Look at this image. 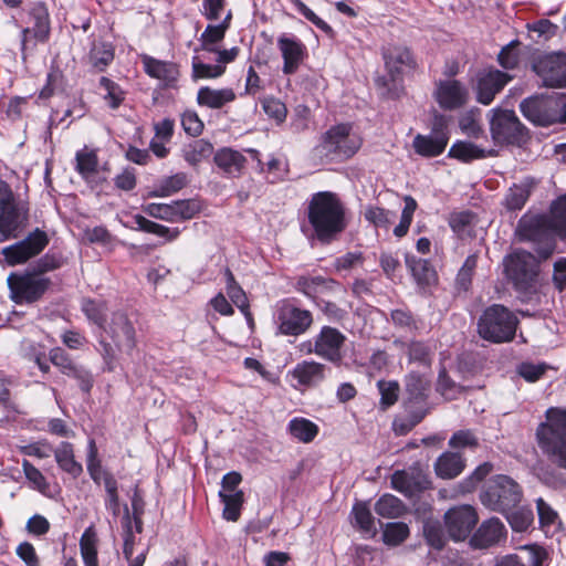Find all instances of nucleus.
<instances>
[{
  "label": "nucleus",
  "mask_w": 566,
  "mask_h": 566,
  "mask_svg": "<svg viewBox=\"0 0 566 566\" xmlns=\"http://www.w3.org/2000/svg\"><path fill=\"white\" fill-rule=\"evenodd\" d=\"M312 322L310 311L298 308L290 303H283L277 307L276 324L279 332L283 335L298 336L310 328Z\"/></svg>",
  "instance_id": "14"
},
{
  "label": "nucleus",
  "mask_w": 566,
  "mask_h": 566,
  "mask_svg": "<svg viewBox=\"0 0 566 566\" xmlns=\"http://www.w3.org/2000/svg\"><path fill=\"white\" fill-rule=\"evenodd\" d=\"M377 387L381 396L380 405L384 408H388L397 401L399 395V385L397 381L379 380Z\"/></svg>",
  "instance_id": "52"
},
{
  "label": "nucleus",
  "mask_w": 566,
  "mask_h": 566,
  "mask_svg": "<svg viewBox=\"0 0 566 566\" xmlns=\"http://www.w3.org/2000/svg\"><path fill=\"white\" fill-rule=\"evenodd\" d=\"M181 125L185 132L191 136H199L203 130V123L193 111H187L182 114Z\"/></svg>",
  "instance_id": "63"
},
{
  "label": "nucleus",
  "mask_w": 566,
  "mask_h": 566,
  "mask_svg": "<svg viewBox=\"0 0 566 566\" xmlns=\"http://www.w3.org/2000/svg\"><path fill=\"white\" fill-rule=\"evenodd\" d=\"M216 165L230 177H239L245 166V157L238 150L221 148L214 155Z\"/></svg>",
  "instance_id": "24"
},
{
  "label": "nucleus",
  "mask_w": 566,
  "mask_h": 566,
  "mask_svg": "<svg viewBox=\"0 0 566 566\" xmlns=\"http://www.w3.org/2000/svg\"><path fill=\"white\" fill-rule=\"evenodd\" d=\"M531 193V186L526 182L513 185L504 199V206L509 210H520L526 203Z\"/></svg>",
  "instance_id": "43"
},
{
  "label": "nucleus",
  "mask_w": 566,
  "mask_h": 566,
  "mask_svg": "<svg viewBox=\"0 0 566 566\" xmlns=\"http://www.w3.org/2000/svg\"><path fill=\"white\" fill-rule=\"evenodd\" d=\"M28 219V209L17 202L8 184L0 180V234L4 238L17 237Z\"/></svg>",
  "instance_id": "7"
},
{
  "label": "nucleus",
  "mask_w": 566,
  "mask_h": 566,
  "mask_svg": "<svg viewBox=\"0 0 566 566\" xmlns=\"http://www.w3.org/2000/svg\"><path fill=\"white\" fill-rule=\"evenodd\" d=\"M545 552L535 545L520 547L516 553L497 560L495 566H542Z\"/></svg>",
  "instance_id": "23"
},
{
  "label": "nucleus",
  "mask_w": 566,
  "mask_h": 566,
  "mask_svg": "<svg viewBox=\"0 0 566 566\" xmlns=\"http://www.w3.org/2000/svg\"><path fill=\"white\" fill-rule=\"evenodd\" d=\"M55 460L59 467L73 475L78 476L83 472L82 464L78 463L74 458V451L71 443L62 442L55 450Z\"/></svg>",
  "instance_id": "35"
},
{
  "label": "nucleus",
  "mask_w": 566,
  "mask_h": 566,
  "mask_svg": "<svg viewBox=\"0 0 566 566\" xmlns=\"http://www.w3.org/2000/svg\"><path fill=\"white\" fill-rule=\"evenodd\" d=\"M226 4V0H202V15L210 21H217L228 11Z\"/></svg>",
  "instance_id": "59"
},
{
  "label": "nucleus",
  "mask_w": 566,
  "mask_h": 566,
  "mask_svg": "<svg viewBox=\"0 0 566 566\" xmlns=\"http://www.w3.org/2000/svg\"><path fill=\"white\" fill-rule=\"evenodd\" d=\"M386 67L390 75V81L395 83L405 67L413 65L412 56L409 50L405 48H395L385 54Z\"/></svg>",
  "instance_id": "30"
},
{
  "label": "nucleus",
  "mask_w": 566,
  "mask_h": 566,
  "mask_svg": "<svg viewBox=\"0 0 566 566\" xmlns=\"http://www.w3.org/2000/svg\"><path fill=\"white\" fill-rule=\"evenodd\" d=\"M10 297L17 304H30L35 300V271L12 273L8 276Z\"/></svg>",
  "instance_id": "20"
},
{
  "label": "nucleus",
  "mask_w": 566,
  "mask_h": 566,
  "mask_svg": "<svg viewBox=\"0 0 566 566\" xmlns=\"http://www.w3.org/2000/svg\"><path fill=\"white\" fill-rule=\"evenodd\" d=\"M494 150H486L470 142H457L449 150V156L457 158L463 163H469L474 159H482L489 156H494Z\"/></svg>",
  "instance_id": "34"
},
{
  "label": "nucleus",
  "mask_w": 566,
  "mask_h": 566,
  "mask_svg": "<svg viewBox=\"0 0 566 566\" xmlns=\"http://www.w3.org/2000/svg\"><path fill=\"white\" fill-rule=\"evenodd\" d=\"M563 107L565 104L553 96H532L525 98L520 105L522 114L530 122L539 126L566 122V115L560 114Z\"/></svg>",
  "instance_id": "9"
},
{
  "label": "nucleus",
  "mask_w": 566,
  "mask_h": 566,
  "mask_svg": "<svg viewBox=\"0 0 566 566\" xmlns=\"http://www.w3.org/2000/svg\"><path fill=\"white\" fill-rule=\"evenodd\" d=\"M123 555L128 566H143L146 560L147 547H142L140 538L135 524L130 517L128 507L125 505V514L122 520Z\"/></svg>",
  "instance_id": "15"
},
{
  "label": "nucleus",
  "mask_w": 566,
  "mask_h": 566,
  "mask_svg": "<svg viewBox=\"0 0 566 566\" xmlns=\"http://www.w3.org/2000/svg\"><path fill=\"white\" fill-rule=\"evenodd\" d=\"M289 431L293 438L303 443H308L317 436L318 427L308 419L294 418L289 423Z\"/></svg>",
  "instance_id": "36"
},
{
  "label": "nucleus",
  "mask_w": 566,
  "mask_h": 566,
  "mask_svg": "<svg viewBox=\"0 0 566 566\" xmlns=\"http://www.w3.org/2000/svg\"><path fill=\"white\" fill-rule=\"evenodd\" d=\"M480 497L483 505L490 510L507 513L520 503L522 492L514 480L506 475H497Z\"/></svg>",
  "instance_id": "6"
},
{
  "label": "nucleus",
  "mask_w": 566,
  "mask_h": 566,
  "mask_svg": "<svg viewBox=\"0 0 566 566\" xmlns=\"http://www.w3.org/2000/svg\"><path fill=\"white\" fill-rule=\"evenodd\" d=\"M226 67L220 64L211 65L202 63L198 60L192 62V72L195 78H217L221 76Z\"/></svg>",
  "instance_id": "53"
},
{
  "label": "nucleus",
  "mask_w": 566,
  "mask_h": 566,
  "mask_svg": "<svg viewBox=\"0 0 566 566\" xmlns=\"http://www.w3.org/2000/svg\"><path fill=\"white\" fill-rule=\"evenodd\" d=\"M507 277L520 291H526L532 286L538 273L536 258L525 251H516L504 260Z\"/></svg>",
  "instance_id": "10"
},
{
  "label": "nucleus",
  "mask_w": 566,
  "mask_h": 566,
  "mask_svg": "<svg viewBox=\"0 0 566 566\" xmlns=\"http://www.w3.org/2000/svg\"><path fill=\"white\" fill-rule=\"evenodd\" d=\"M235 99L232 88L214 90L208 86L201 87L197 94V102L201 106L209 108H221L223 105Z\"/></svg>",
  "instance_id": "31"
},
{
  "label": "nucleus",
  "mask_w": 566,
  "mask_h": 566,
  "mask_svg": "<svg viewBox=\"0 0 566 566\" xmlns=\"http://www.w3.org/2000/svg\"><path fill=\"white\" fill-rule=\"evenodd\" d=\"M344 342L345 336L338 329L325 326L315 338L314 353L326 360L339 361Z\"/></svg>",
  "instance_id": "18"
},
{
  "label": "nucleus",
  "mask_w": 566,
  "mask_h": 566,
  "mask_svg": "<svg viewBox=\"0 0 566 566\" xmlns=\"http://www.w3.org/2000/svg\"><path fill=\"white\" fill-rule=\"evenodd\" d=\"M375 511L382 517L397 518L405 513L406 507L398 497L385 494L376 502Z\"/></svg>",
  "instance_id": "40"
},
{
  "label": "nucleus",
  "mask_w": 566,
  "mask_h": 566,
  "mask_svg": "<svg viewBox=\"0 0 566 566\" xmlns=\"http://www.w3.org/2000/svg\"><path fill=\"white\" fill-rule=\"evenodd\" d=\"M213 153V146L206 139H197L189 144L184 150V158L191 166H196L209 158Z\"/></svg>",
  "instance_id": "39"
},
{
  "label": "nucleus",
  "mask_w": 566,
  "mask_h": 566,
  "mask_svg": "<svg viewBox=\"0 0 566 566\" xmlns=\"http://www.w3.org/2000/svg\"><path fill=\"white\" fill-rule=\"evenodd\" d=\"M90 59L94 67L102 71L113 61V49L106 43H95L91 50Z\"/></svg>",
  "instance_id": "47"
},
{
  "label": "nucleus",
  "mask_w": 566,
  "mask_h": 566,
  "mask_svg": "<svg viewBox=\"0 0 566 566\" xmlns=\"http://www.w3.org/2000/svg\"><path fill=\"white\" fill-rule=\"evenodd\" d=\"M187 176L178 172L174 176L163 179L156 188L150 192L151 197H169L187 185Z\"/></svg>",
  "instance_id": "42"
},
{
  "label": "nucleus",
  "mask_w": 566,
  "mask_h": 566,
  "mask_svg": "<svg viewBox=\"0 0 566 566\" xmlns=\"http://www.w3.org/2000/svg\"><path fill=\"white\" fill-rule=\"evenodd\" d=\"M143 64L149 76L161 81L166 85H171L178 78L179 71L174 63L159 61L150 56H144Z\"/></svg>",
  "instance_id": "28"
},
{
  "label": "nucleus",
  "mask_w": 566,
  "mask_h": 566,
  "mask_svg": "<svg viewBox=\"0 0 566 566\" xmlns=\"http://www.w3.org/2000/svg\"><path fill=\"white\" fill-rule=\"evenodd\" d=\"M75 160L76 170L83 178L90 179L97 171L98 159L94 149L85 146L76 153Z\"/></svg>",
  "instance_id": "38"
},
{
  "label": "nucleus",
  "mask_w": 566,
  "mask_h": 566,
  "mask_svg": "<svg viewBox=\"0 0 566 566\" xmlns=\"http://www.w3.org/2000/svg\"><path fill=\"white\" fill-rule=\"evenodd\" d=\"M262 107L266 115L275 119L277 123H282L286 117V107L285 105L274 98V97H266L262 101Z\"/></svg>",
  "instance_id": "58"
},
{
  "label": "nucleus",
  "mask_w": 566,
  "mask_h": 566,
  "mask_svg": "<svg viewBox=\"0 0 566 566\" xmlns=\"http://www.w3.org/2000/svg\"><path fill=\"white\" fill-rule=\"evenodd\" d=\"M290 374L300 385L311 387L325 378V365L313 360H304L298 363Z\"/></svg>",
  "instance_id": "25"
},
{
  "label": "nucleus",
  "mask_w": 566,
  "mask_h": 566,
  "mask_svg": "<svg viewBox=\"0 0 566 566\" xmlns=\"http://www.w3.org/2000/svg\"><path fill=\"white\" fill-rule=\"evenodd\" d=\"M547 365L545 364H532V363H522L517 367V373L525 380L533 382L538 380L546 371Z\"/></svg>",
  "instance_id": "62"
},
{
  "label": "nucleus",
  "mask_w": 566,
  "mask_h": 566,
  "mask_svg": "<svg viewBox=\"0 0 566 566\" xmlns=\"http://www.w3.org/2000/svg\"><path fill=\"white\" fill-rule=\"evenodd\" d=\"M87 471L95 482H98L102 478L104 479L105 474H108L102 471L101 462L97 459V447L94 440L88 441Z\"/></svg>",
  "instance_id": "56"
},
{
  "label": "nucleus",
  "mask_w": 566,
  "mask_h": 566,
  "mask_svg": "<svg viewBox=\"0 0 566 566\" xmlns=\"http://www.w3.org/2000/svg\"><path fill=\"white\" fill-rule=\"evenodd\" d=\"M361 146L360 137L350 124H337L328 128L313 149V156L321 164L344 161L353 157Z\"/></svg>",
  "instance_id": "3"
},
{
  "label": "nucleus",
  "mask_w": 566,
  "mask_h": 566,
  "mask_svg": "<svg viewBox=\"0 0 566 566\" xmlns=\"http://www.w3.org/2000/svg\"><path fill=\"white\" fill-rule=\"evenodd\" d=\"M512 80V77L500 70H483L476 75L474 86L476 101L483 105H490L495 95Z\"/></svg>",
  "instance_id": "16"
},
{
  "label": "nucleus",
  "mask_w": 566,
  "mask_h": 566,
  "mask_svg": "<svg viewBox=\"0 0 566 566\" xmlns=\"http://www.w3.org/2000/svg\"><path fill=\"white\" fill-rule=\"evenodd\" d=\"M106 310V304L102 301L86 298L82 302V311L86 317L98 326H103Z\"/></svg>",
  "instance_id": "48"
},
{
  "label": "nucleus",
  "mask_w": 566,
  "mask_h": 566,
  "mask_svg": "<svg viewBox=\"0 0 566 566\" xmlns=\"http://www.w3.org/2000/svg\"><path fill=\"white\" fill-rule=\"evenodd\" d=\"M479 516L471 505L451 507L444 513V527L453 541H464L476 525Z\"/></svg>",
  "instance_id": "13"
},
{
  "label": "nucleus",
  "mask_w": 566,
  "mask_h": 566,
  "mask_svg": "<svg viewBox=\"0 0 566 566\" xmlns=\"http://www.w3.org/2000/svg\"><path fill=\"white\" fill-rule=\"evenodd\" d=\"M220 497L224 504L223 517L228 521H237L240 516V509L243 503L242 492H220Z\"/></svg>",
  "instance_id": "44"
},
{
  "label": "nucleus",
  "mask_w": 566,
  "mask_h": 566,
  "mask_svg": "<svg viewBox=\"0 0 566 566\" xmlns=\"http://www.w3.org/2000/svg\"><path fill=\"white\" fill-rule=\"evenodd\" d=\"M277 46L284 61L283 73H295L305 57V45L295 38L282 35L277 39Z\"/></svg>",
  "instance_id": "21"
},
{
  "label": "nucleus",
  "mask_w": 566,
  "mask_h": 566,
  "mask_svg": "<svg viewBox=\"0 0 566 566\" xmlns=\"http://www.w3.org/2000/svg\"><path fill=\"white\" fill-rule=\"evenodd\" d=\"M104 488L106 491V509L109 510L114 516H117L120 512V504L117 493V482L112 474L104 475Z\"/></svg>",
  "instance_id": "50"
},
{
  "label": "nucleus",
  "mask_w": 566,
  "mask_h": 566,
  "mask_svg": "<svg viewBox=\"0 0 566 566\" xmlns=\"http://www.w3.org/2000/svg\"><path fill=\"white\" fill-rule=\"evenodd\" d=\"M134 219H135V223L139 230H143V231H146L149 233H155L159 237H166L169 234V240L176 239L179 233L177 230H175L172 233H170L169 228H167L163 224L153 222L139 214L135 216Z\"/></svg>",
  "instance_id": "51"
},
{
  "label": "nucleus",
  "mask_w": 566,
  "mask_h": 566,
  "mask_svg": "<svg viewBox=\"0 0 566 566\" xmlns=\"http://www.w3.org/2000/svg\"><path fill=\"white\" fill-rule=\"evenodd\" d=\"M80 547L85 566H97V535L93 526L83 533Z\"/></svg>",
  "instance_id": "37"
},
{
  "label": "nucleus",
  "mask_w": 566,
  "mask_h": 566,
  "mask_svg": "<svg viewBox=\"0 0 566 566\" xmlns=\"http://www.w3.org/2000/svg\"><path fill=\"white\" fill-rule=\"evenodd\" d=\"M35 254V233L21 242L3 249V255L11 265L23 263Z\"/></svg>",
  "instance_id": "33"
},
{
  "label": "nucleus",
  "mask_w": 566,
  "mask_h": 566,
  "mask_svg": "<svg viewBox=\"0 0 566 566\" xmlns=\"http://www.w3.org/2000/svg\"><path fill=\"white\" fill-rule=\"evenodd\" d=\"M521 240L539 243L537 253L547 259L554 251L553 235L566 241V195L552 203L551 214L523 217L516 230Z\"/></svg>",
  "instance_id": "1"
},
{
  "label": "nucleus",
  "mask_w": 566,
  "mask_h": 566,
  "mask_svg": "<svg viewBox=\"0 0 566 566\" xmlns=\"http://www.w3.org/2000/svg\"><path fill=\"white\" fill-rule=\"evenodd\" d=\"M505 536V527L499 518L484 521L471 537V545L475 548H488L497 544Z\"/></svg>",
  "instance_id": "22"
},
{
  "label": "nucleus",
  "mask_w": 566,
  "mask_h": 566,
  "mask_svg": "<svg viewBox=\"0 0 566 566\" xmlns=\"http://www.w3.org/2000/svg\"><path fill=\"white\" fill-rule=\"evenodd\" d=\"M392 488L400 493L412 496L430 488V480L419 464L407 470L397 471L391 476Z\"/></svg>",
  "instance_id": "17"
},
{
  "label": "nucleus",
  "mask_w": 566,
  "mask_h": 566,
  "mask_svg": "<svg viewBox=\"0 0 566 566\" xmlns=\"http://www.w3.org/2000/svg\"><path fill=\"white\" fill-rule=\"evenodd\" d=\"M432 96L443 111H454L467 105L470 93L462 82L454 78H446L434 83Z\"/></svg>",
  "instance_id": "12"
},
{
  "label": "nucleus",
  "mask_w": 566,
  "mask_h": 566,
  "mask_svg": "<svg viewBox=\"0 0 566 566\" xmlns=\"http://www.w3.org/2000/svg\"><path fill=\"white\" fill-rule=\"evenodd\" d=\"M464 469V461L458 453L444 452L434 463V472L441 479H454Z\"/></svg>",
  "instance_id": "32"
},
{
  "label": "nucleus",
  "mask_w": 566,
  "mask_h": 566,
  "mask_svg": "<svg viewBox=\"0 0 566 566\" xmlns=\"http://www.w3.org/2000/svg\"><path fill=\"white\" fill-rule=\"evenodd\" d=\"M490 132L495 144H522L526 140L527 134L523 124L513 111L492 109L490 111Z\"/></svg>",
  "instance_id": "8"
},
{
  "label": "nucleus",
  "mask_w": 566,
  "mask_h": 566,
  "mask_svg": "<svg viewBox=\"0 0 566 566\" xmlns=\"http://www.w3.org/2000/svg\"><path fill=\"white\" fill-rule=\"evenodd\" d=\"M354 524L367 535H375V522L371 512L366 503L357 502L352 511Z\"/></svg>",
  "instance_id": "41"
},
{
  "label": "nucleus",
  "mask_w": 566,
  "mask_h": 566,
  "mask_svg": "<svg viewBox=\"0 0 566 566\" xmlns=\"http://www.w3.org/2000/svg\"><path fill=\"white\" fill-rule=\"evenodd\" d=\"M308 221L321 241H329L345 227V208L336 193H315L308 205Z\"/></svg>",
  "instance_id": "2"
},
{
  "label": "nucleus",
  "mask_w": 566,
  "mask_h": 566,
  "mask_svg": "<svg viewBox=\"0 0 566 566\" xmlns=\"http://www.w3.org/2000/svg\"><path fill=\"white\" fill-rule=\"evenodd\" d=\"M538 447L557 468L566 470V408H549L536 431Z\"/></svg>",
  "instance_id": "4"
},
{
  "label": "nucleus",
  "mask_w": 566,
  "mask_h": 566,
  "mask_svg": "<svg viewBox=\"0 0 566 566\" xmlns=\"http://www.w3.org/2000/svg\"><path fill=\"white\" fill-rule=\"evenodd\" d=\"M428 387V380L418 374L411 373L406 378L407 391L415 398L424 396Z\"/></svg>",
  "instance_id": "61"
},
{
  "label": "nucleus",
  "mask_w": 566,
  "mask_h": 566,
  "mask_svg": "<svg viewBox=\"0 0 566 566\" xmlns=\"http://www.w3.org/2000/svg\"><path fill=\"white\" fill-rule=\"evenodd\" d=\"M533 512L528 509H520L507 514V521L517 532L525 531L533 522Z\"/></svg>",
  "instance_id": "54"
},
{
  "label": "nucleus",
  "mask_w": 566,
  "mask_h": 566,
  "mask_svg": "<svg viewBox=\"0 0 566 566\" xmlns=\"http://www.w3.org/2000/svg\"><path fill=\"white\" fill-rule=\"evenodd\" d=\"M226 280H227V294L232 301V303L242 312L244 315L248 324L252 328L254 325V321L252 317V314L250 312V304L249 300L247 297L245 292L242 290V287L237 283L232 272L227 269L226 270Z\"/></svg>",
  "instance_id": "29"
},
{
  "label": "nucleus",
  "mask_w": 566,
  "mask_h": 566,
  "mask_svg": "<svg viewBox=\"0 0 566 566\" xmlns=\"http://www.w3.org/2000/svg\"><path fill=\"white\" fill-rule=\"evenodd\" d=\"M365 219L376 228L388 229L396 217L394 211L377 206H369L364 211Z\"/></svg>",
  "instance_id": "45"
},
{
  "label": "nucleus",
  "mask_w": 566,
  "mask_h": 566,
  "mask_svg": "<svg viewBox=\"0 0 566 566\" xmlns=\"http://www.w3.org/2000/svg\"><path fill=\"white\" fill-rule=\"evenodd\" d=\"M104 329L119 350L129 354L135 348V329L125 314L115 313L111 323Z\"/></svg>",
  "instance_id": "19"
},
{
  "label": "nucleus",
  "mask_w": 566,
  "mask_h": 566,
  "mask_svg": "<svg viewBox=\"0 0 566 566\" xmlns=\"http://www.w3.org/2000/svg\"><path fill=\"white\" fill-rule=\"evenodd\" d=\"M231 21L232 11L228 10L219 24H208L199 39L202 50L217 52V45L224 39L226 32L231 25Z\"/></svg>",
  "instance_id": "26"
},
{
  "label": "nucleus",
  "mask_w": 566,
  "mask_h": 566,
  "mask_svg": "<svg viewBox=\"0 0 566 566\" xmlns=\"http://www.w3.org/2000/svg\"><path fill=\"white\" fill-rule=\"evenodd\" d=\"M448 144V137L439 132L432 135H417L413 138V148L417 154L423 157H436L443 153Z\"/></svg>",
  "instance_id": "27"
},
{
  "label": "nucleus",
  "mask_w": 566,
  "mask_h": 566,
  "mask_svg": "<svg viewBox=\"0 0 566 566\" xmlns=\"http://www.w3.org/2000/svg\"><path fill=\"white\" fill-rule=\"evenodd\" d=\"M423 535L428 544L437 549H440L444 545V537L438 522L427 521L423 524Z\"/></svg>",
  "instance_id": "57"
},
{
  "label": "nucleus",
  "mask_w": 566,
  "mask_h": 566,
  "mask_svg": "<svg viewBox=\"0 0 566 566\" xmlns=\"http://www.w3.org/2000/svg\"><path fill=\"white\" fill-rule=\"evenodd\" d=\"M174 221L191 219L199 211V206L192 200H180L171 203Z\"/></svg>",
  "instance_id": "55"
},
{
  "label": "nucleus",
  "mask_w": 566,
  "mask_h": 566,
  "mask_svg": "<svg viewBox=\"0 0 566 566\" xmlns=\"http://www.w3.org/2000/svg\"><path fill=\"white\" fill-rule=\"evenodd\" d=\"M479 444L476 437L469 430L455 432L449 440V446L453 449H474Z\"/></svg>",
  "instance_id": "60"
},
{
  "label": "nucleus",
  "mask_w": 566,
  "mask_h": 566,
  "mask_svg": "<svg viewBox=\"0 0 566 566\" xmlns=\"http://www.w3.org/2000/svg\"><path fill=\"white\" fill-rule=\"evenodd\" d=\"M533 70L549 87L566 86V53L552 52L541 55L533 64Z\"/></svg>",
  "instance_id": "11"
},
{
  "label": "nucleus",
  "mask_w": 566,
  "mask_h": 566,
  "mask_svg": "<svg viewBox=\"0 0 566 566\" xmlns=\"http://www.w3.org/2000/svg\"><path fill=\"white\" fill-rule=\"evenodd\" d=\"M391 321L396 327L406 333H411L417 328L416 321L411 314L403 310H395L391 312Z\"/></svg>",
  "instance_id": "64"
},
{
  "label": "nucleus",
  "mask_w": 566,
  "mask_h": 566,
  "mask_svg": "<svg viewBox=\"0 0 566 566\" xmlns=\"http://www.w3.org/2000/svg\"><path fill=\"white\" fill-rule=\"evenodd\" d=\"M409 535V527L405 523H388L384 530V542L387 545L397 546Z\"/></svg>",
  "instance_id": "49"
},
{
  "label": "nucleus",
  "mask_w": 566,
  "mask_h": 566,
  "mask_svg": "<svg viewBox=\"0 0 566 566\" xmlns=\"http://www.w3.org/2000/svg\"><path fill=\"white\" fill-rule=\"evenodd\" d=\"M517 327L516 316L505 306L494 304L484 310L478 321L479 335L491 343L513 339Z\"/></svg>",
  "instance_id": "5"
},
{
  "label": "nucleus",
  "mask_w": 566,
  "mask_h": 566,
  "mask_svg": "<svg viewBox=\"0 0 566 566\" xmlns=\"http://www.w3.org/2000/svg\"><path fill=\"white\" fill-rule=\"evenodd\" d=\"M405 207L401 212L400 222L394 229V234L397 238H402L407 234L409 227L411 224L413 213L417 209V201L411 196H406L403 198Z\"/></svg>",
  "instance_id": "46"
}]
</instances>
